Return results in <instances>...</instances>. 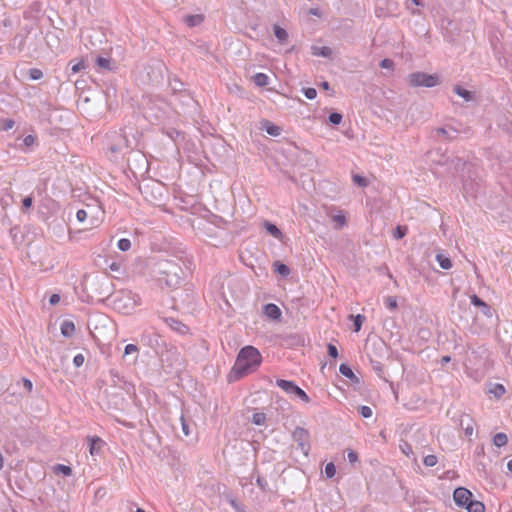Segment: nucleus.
I'll list each match as a JSON object with an SVG mask.
<instances>
[{
	"instance_id": "obj_32",
	"label": "nucleus",
	"mask_w": 512,
	"mask_h": 512,
	"mask_svg": "<svg viewBox=\"0 0 512 512\" xmlns=\"http://www.w3.org/2000/svg\"><path fill=\"white\" fill-rule=\"evenodd\" d=\"M53 472L57 475L62 474L63 476H71L73 470L70 466L64 464H56L53 467Z\"/></svg>"
},
{
	"instance_id": "obj_13",
	"label": "nucleus",
	"mask_w": 512,
	"mask_h": 512,
	"mask_svg": "<svg viewBox=\"0 0 512 512\" xmlns=\"http://www.w3.org/2000/svg\"><path fill=\"white\" fill-rule=\"evenodd\" d=\"M164 67L163 63L158 62L155 66H147V75L149 76V80L152 83H159L160 79H162L161 72Z\"/></svg>"
},
{
	"instance_id": "obj_40",
	"label": "nucleus",
	"mask_w": 512,
	"mask_h": 512,
	"mask_svg": "<svg viewBox=\"0 0 512 512\" xmlns=\"http://www.w3.org/2000/svg\"><path fill=\"white\" fill-rule=\"evenodd\" d=\"M408 227L405 225H397L393 231V237L395 239H402L407 235Z\"/></svg>"
},
{
	"instance_id": "obj_44",
	"label": "nucleus",
	"mask_w": 512,
	"mask_h": 512,
	"mask_svg": "<svg viewBox=\"0 0 512 512\" xmlns=\"http://www.w3.org/2000/svg\"><path fill=\"white\" fill-rule=\"evenodd\" d=\"M370 364L372 369L377 373L378 376L382 377V374L384 372V365L377 360H370Z\"/></svg>"
},
{
	"instance_id": "obj_30",
	"label": "nucleus",
	"mask_w": 512,
	"mask_h": 512,
	"mask_svg": "<svg viewBox=\"0 0 512 512\" xmlns=\"http://www.w3.org/2000/svg\"><path fill=\"white\" fill-rule=\"evenodd\" d=\"M436 261L438 262L439 266L442 269L448 270L452 267V261H451L450 257H448L442 253H438L436 255Z\"/></svg>"
},
{
	"instance_id": "obj_17",
	"label": "nucleus",
	"mask_w": 512,
	"mask_h": 512,
	"mask_svg": "<svg viewBox=\"0 0 512 512\" xmlns=\"http://www.w3.org/2000/svg\"><path fill=\"white\" fill-rule=\"evenodd\" d=\"M261 129L264 130L270 136H274V137L279 136L282 132L281 127L275 125L274 123H272L269 120H264L262 122Z\"/></svg>"
},
{
	"instance_id": "obj_4",
	"label": "nucleus",
	"mask_w": 512,
	"mask_h": 512,
	"mask_svg": "<svg viewBox=\"0 0 512 512\" xmlns=\"http://www.w3.org/2000/svg\"><path fill=\"white\" fill-rule=\"evenodd\" d=\"M407 81L411 87L432 88L441 83L437 74H428L425 72H413L408 75Z\"/></svg>"
},
{
	"instance_id": "obj_34",
	"label": "nucleus",
	"mask_w": 512,
	"mask_h": 512,
	"mask_svg": "<svg viewBox=\"0 0 512 512\" xmlns=\"http://www.w3.org/2000/svg\"><path fill=\"white\" fill-rule=\"evenodd\" d=\"M253 81L258 87H265L269 83V77L265 73H256L253 76Z\"/></svg>"
},
{
	"instance_id": "obj_42",
	"label": "nucleus",
	"mask_w": 512,
	"mask_h": 512,
	"mask_svg": "<svg viewBox=\"0 0 512 512\" xmlns=\"http://www.w3.org/2000/svg\"><path fill=\"white\" fill-rule=\"evenodd\" d=\"M203 20L201 15H189L186 17V23L190 27L197 26Z\"/></svg>"
},
{
	"instance_id": "obj_25",
	"label": "nucleus",
	"mask_w": 512,
	"mask_h": 512,
	"mask_svg": "<svg viewBox=\"0 0 512 512\" xmlns=\"http://www.w3.org/2000/svg\"><path fill=\"white\" fill-rule=\"evenodd\" d=\"M453 91L455 94L462 97L467 102L472 101L474 99L473 92L467 90L466 88H464L460 85H455L453 87Z\"/></svg>"
},
{
	"instance_id": "obj_45",
	"label": "nucleus",
	"mask_w": 512,
	"mask_h": 512,
	"mask_svg": "<svg viewBox=\"0 0 512 512\" xmlns=\"http://www.w3.org/2000/svg\"><path fill=\"white\" fill-rule=\"evenodd\" d=\"M343 116L339 112H331L328 116V120L332 125H339L342 122Z\"/></svg>"
},
{
	"instance_id": "obj_61",
	"label": "nucleus",
	"mask_w": 512,
	"mask_h": 512,
	"mask_svg": "<svg viewBox=\"0 0 512 512\" xmlns=\"http://www.w3.org/2000/svg\"><path fill=\"white\" fill-rule=\"evenodd\" d=\"M379 65L383 69H392L394 66V62L389 58H385L380 61Z\"/></svg>"
},
{
	"instance_id": "obj_39",
	"label": "nucleus",
	"mask_w": 512,
	"mask_h": 512,
	"mask_svg": "<svg viewBox=\"0 0 512 512\" xmlns=\"http://www.w3.org/2000/svg\"><path fill=\"white\" fill-rule=\"evenodd\" d=\"M109 375L114 386L122 387L121 383H123L124 385L126 384V382L123 380V377L120 376L118 371L111 369L109 371Z\"/></svg>"
},
{
	"instance_id": "obj_29",
	"label": "nucleus",
	"mask_w": 512,
	"mask_h": 512,
	"mask_svg": "<svg viewBox=\"0 0 512 512\" xmlns=\"http://www.w3.org/2000/svg\"><path fill=\"white\" fill-rule=\"evenodd\" d=\"M465 509L468 512H485V506L482 502L473 499L469 501Z\"/></svg>"
},
{
	"instance_id": "obj_6",
	"label": "nucleus",
	"mask_w": 512,
	"mask_h": 512,
	"mask_svg": "<svg viewBox=\"0 0 512 512\" xmlns=\"http://www.w3.org/2000/svg\"><path fill=\"white\" fill-rule=\"evenodd\" d=\"M163 187L159 182H153L152 184H144L140 187V192L144 198L154 205L159 204L163 200Z\"/></svg>"
},
{
	"instance_id": "obj_49",
	"label": "nucleus",
	"mask_w": 512,
	"mask_h": 512,
	"mask_svg": "<svg viewBox=\"0 0 512 512\" xmlns=\"http://www.w3.org/2000/svg\"><path fill=\"white\" fill-rule=\"evenodd\" d=\"M399 447L401 451L408 457L414 454L411 444L408 443L407 441H402Z\"/></svg>"
},
{
	"instance_id": "obj_21",
	"label": "nucleus",
	"mask_w": 512,
	"mask_h": 512,
	"mask_svg": "<svg viewBox=\"0 0 512 512\" xmlns=\"http://www.w3.org/2000/svg\"><path fill=\"white\" fill-rule=\"evenodd\" d=\"M311 53L314 56L330 58L332 56V49L328 46H311Z\"/></svg>"
},
{
	"instance_id": "obj_8",
	"label": "nucleus",
	"mask_w": 512,
	"mask_h": 512,
	"mask_svg": "<svg viewBox=\"0 0 512 512\" xmlns=\"http://www.w3.org/2000/svg\"><path fill=\"white\" fill-rule=\"evenodd\" d=\"M442 34L445 39L450 44H455L458 40L460 29L452 20H447L446 25L442 26Z\"/></svg>"
},
{
	"instance_id": "obj_62",
	"label": "nucleus",
	"mask_w": 512,
	"mask_h": 512,
	"mask_svg": "<svg viewBox=\"0 0 512 512\" xmlns=\"http://www.w3.org/2000/svg\"><path fill=\"white\" fill-rule=\"evenodd\" d=\"M84 356L82 354H77L76 356H74L73 358V364L75 367H81L84 363Z\"/></svg>"
},
{
	"instance_id": "obj_46",
	"label": "nucleus",
	"mask_w": 512,
	"mask_h": 512,
	"mask_svg": "<svg viewBox=\"0 0 512 512\" xmlns=\"http://www.w3.org/2000/svg\"><path fill=\"white\" fill-rule=\"evenodd\" d=\"M15 125V121L13 119H1L0 120V130L8 131L12 129Z\"/></svg>"
},
{
	"instance_id": "obj_31",
	"label": "nucleus",
	"mask_w": 512,
	"mask_h": 512,
	"mask_svg": "<svg viewBox=\"0 0 512 512\" xmlns=\"http://www.w3.org/2000/svg\"><path fill=\"white\" fill-rule=\"evenodd\" d=\"M264 228L270 235H272L275 238H280L282 236L281 230L277 227V225H275L272 222L265 221Z\"/></svg>"
},
{
	"instance_id": "obj_54",
	"label": "nucleus",
	"mask_w": 512,
	"mask_h": 512,
	"mask_svg": "<svg viewBox=\"0 0 512 512\" xmlns=\"http://www.w3.org/2000/svg\"><path fill=\"white\" fill-rule=\"evenodd\" d=\"M256 485L263 491V492H267L268 491V482L266 481V479L260 475H257V478H256Z\"/></svg>"
},
{
	"instance_id": "obj_47",
	"label": "nucleus",
	"mask_w": 512,
	"mask_h": 512,
	"mask_svg": "<svg viewBox=\"0 0 512 512\" xmlns=\"http://www.w3.org/2000/svg\"><path fill=\"white\" fill-rule=\"evenodd\" d=\"M117 247L123 252L128 251L131 248V241L127 238H121L117 242Z\"/></svg>"
},
{
	"instance_id": "obj_57",
	"label": "nucleus",
	"mask_w": 512,
	"mask_h": 512,
	"mask_svg": "<svg viewBox=\"0 0 512 512\" xmlns=\"http://www.w3.org/2000/svg\"><path fill=\"white\" fill-rule=\"evenodd\" d=\"M228 502L236 512H246L236 498L231 497Z\"/></svg>"
},
{
	"instance_id": "obj_20",
	"label": "nucleus",
	"mask_w": 512,
	"mask_h": 512,
	"mask_svg": "<svg viewBox=\"0 0 512 512\" xmlns=\"http://www.w3.org/2000/svg\"><path fill=\"white\" fill-rule=\"evenodd\" d=\"M458 133H459L458 130H456L453 127H448V128L439 127L436 129V134L438 136H443L449 141L454 140L457 137Z\"/></svg>"
},
{
	"instance_id": "obj_15",
	"label": "nucleus",
	"mask_w": 512,
	"mask_h": 512,
	"mask_svg": "<svg viewBox=\"0 0 512 512\" xmlns=\"http://www.w3.org/2000/svg\"><path fill=\"white\" fill-rule=\"evenodd\" d=\"M128 147H129L128 140L126 139V137L124 135L120 134L117 136V142L113 143L109 146V150L112 153H122L124 151V149H128Z\"/></svg>"
},
{
	"instance_id": "obj_3",
	"label": "nucleus",
	"mask_w": 512,
	"mask_h": 512,
	"mask_svg": "<svg viewBox=\"0 0 512 512\" xmlns=\"http://www.w3.org/2000/svg\"><path fill=\"white\" fill-rule=\"evenodd\" d=\"M140 302L138 294L125 289L116 292L111 301L114 310L122 314H131Z\"/></svg>"
},
{
	"instance_id": "obj_51",
	"label": "nucleus",
	"mask_w": 512,
	"mask_h": 512,
	"mask_svg": "<svg viewBox=\"0 0 512 512\" xmlns=\"http://www.w3.org/2000/svg\"><path fill=\"white\" fill-rule=\"evenodd\" d=\"M324 472L327 478H333L336 474V466L334 465V463L329 462L328 464H326Z\"/></svg>"
},
{
	"instance_id": "obj_27",
	"label": "nucleus",
	"mask_w": 512,
	"mask_h": 512,
	"mask_svg": "<svg viewBox=\"0 0 512 512\" xmlns=\"http://www.w3.org/2000/svg\"><path fill=\"white\" fill-rule=\"evenodd\" d=\"M273 33L281 44L288 40V32L278 24L273 25Z\"/></svg>"
},
{
	"instance_id": "obj_48",
	"label": "nucleus",
	"mask_w": 512,
	"mask_h": 512,
	"mask_svg": "<svg viewBox=\"0 0 512 512\" xmlns=\"http://www.w3.org/2000/svg\"><path fill=\"white\" fill-rule=\"evenodd\" d=\"M96 64L102 68V69H108L110 70L111 67H110V64H111V61L110 59H107V58H104L102 56H98L97 59H96Z\"/></svg>"
},
{
	"instance_id": "obj_26",
	"label": "nucleus",
	"mask_w": 512,
	"mask_h": 512,
	"mask_svg": "<svg viewBox=\"0 0 512 512\" xmlns=\"http://www.w3.org/2000/svg\"><path fill=\"white\" fill-rule=\"evenodd\" d=\"M460 426L465 431L467 436H471L473 434L472 419L469 417V415H463L461 417Z\"/></svg>"
},
{
	"instance_id": "obj_12",
	"label": "nucleus",
	"mask_w": 512,
	"mask_h": 512,
	"mask_svg": "<svg viewBox=\"0 0 512 512\" xmlns=\"http://www.w3.org/2000/svg\"><path fill=\"white\" fill-rule=\"evenodd\" d=\"M165 322L173 331L180 335H186L190 330L186 324L173 317L166 318Z\"/></svg>"
},
{
	"instance_id": "obj_23",
	"label": "nucleus",
	"mask_w": 512,
	"mask_h": 512,
	"mask_svg": "<svg viewBox=\"0 0 512 512\" xmlns=\"http://www.w3.org/2000/svg\"><path fill=\"white\" fill-rule=\"evenodd\" d=\"M61 334L66 337L70 338L75 333V324L73 321L70 320H64L60 327Z\"/></svg>"
},
{
	"instance_id": "obj_55",
	"label": "nucleus",
	"mask_w": 512,
	"mask_h": 512,
	"mask_svg": "<svg viewBox=\"0 0 512 512\" xmlns=\"http://www.w3.org/2000/svg\"><path fill=\"white\" fill-rule=\"evenodd\" d=\"M358 412L363 418H370L372 416V409L366 405L360 406Z\"/></svg>"
},
{
	"instance_id": "obj_1",
	"label": "nucleus",
	"mask_w": 512,
	"mask_h": 512,
	"mask_svg": "<svg viewBox=\"0 0 512 512\" xmlns=\"http://www.w3.org/2000/svg\"><path fill=\"white\" fill-rule=\"evenodd\" d=\"M262 362V355L251 345L244 346L238 352L234 366L229 374V381H238L253 373Z\"/></svg>"
},
{
	"instance_id": "obj_53",
	"label": "nucleus",
	"mask_w": 512,
	"mask_h": 512,
	"mask_svg": "<svg viewBox=\"0 0 512 512\" xmlns=\"http://www.w3.org/2000/svg\"><path fill=\"white\" fill-rule=\"evenodd\" d=\"M437 462H438L437 456L432 455V454L425 456L423 459V463L427 467H433L437 464Z\"/></svg>"
},
{
	"instance_id": "obj_58",
	"label": "nucleus",
	"mask_w": 512,
	"mask_h": 512,
	"mask_svg": "<svg viewBox=\"0 0 512 512\" xmlns=\"http://www.w3.org/2000/svg\"><path fill=\"white\" fill-rule=\"evenodd\" d=\"M33 204V197L32 196H26L22 200V211L26 212L28 209L32 207Z\"/></svg>"
},
{
	"instance_id": "obj_28",
	"label": "nucleus",
	"mask_w": 512,
	"mask_h": 512,
	"mask_svg": "<svg viewBox=\"0 0 512 512\" xmlns=\"http://www.w3.org/2000/svg\"><path fill=\"white\" fill-rule=\"evenodd\" d=\"M273 270L282 277H287L291 272L290 268L281 261H275L273 263Z\"/></svg>"
},
{
	"instance_id": "obj_10",
	"label": "nucleus",
	"mask_w": 512,
	"mask_h": 512,
	"mask_svg": "<svg viewBox=\"0 0 512 512\" xmlns=\"http://www.w3.org/2000/svg\"><path fill=\"white\" fill-rule=\"evenodd\" d=\"M470 302L473 306L478 307L481 313L487 318H492L494 316L495 310L476 294L470 296Z\"/></svg>"
},
{
	"instance_id": "obj_59",
	"label": "nucleus",
	"mask_w": 512,
	"mask_h": 512,
	"mask_svg": "<svg viewBox=\"0 0 512 512\" xmlns=\"http://www.w3.org/2000/svg\"><path fill=\"white\" fill-rule=\"evenodd\" d=\"M327 354L331 357V358H337L339 356V353H338V349L335 345L329 343L327 345Z\"/></svg>"
},
{
	"instance_id": "obj_60",
	"label": "nucleus",
	"mask_w": 512,
	"mask_h": 512,
	"mask_svg": "<svg viewBox=\"0 0 512 512\" xmlns=\"http://www.w3.org/2000/svg\"><path fill=\"white\" fill-rule=\"evenodd\" d=\"M84 68H85V62L83 60H81L71 66V72L73 74H76V73L80 72L81 70H83Z\"/></svg>"
},
{
	"instance_id": "obj_16",
	"label": "nucleus",
	"mask_w": 512,
	"mask_h": 512,
	"mask_svg": "<svg viewBox=\"0 0 512 512\" xmlns=\"http://www.w3.org/2000/svg\"><path fill=\"white\" fill-rule=\"evenodd\" d=\"M170 357H171V361L169 363L170 367H173L175 363H178L180 365V363H179L180 355L175 347L168 349L166 351V354L165 355L163 354L161 356V361L168 362L170 360Z\"/></svg>"
},
{
	"instance_id": "obj_64",
	"label": "nucleus",
	"mask_w": 512,
	"mask_h": 512,
	"mask_svg": "<svg viewBox=\"0 0 512 512\" xmlns=\"http://www.w3.org/2000/svg\"><path fill=\"white\" fill-rule=\"evenodd\" d=\"M36 141V137L33 135H27L23 139V144L27 147L32 146Z\"/></svg>"
},
{
	"instance_id": "obj_38",
	"label": "nucleus",
	"mask_w": 512,
	"mask_h": 512,
	"mask_svg": "<svg viewBox=\"0 0 512 512\" xmlns=\"http://www.w3.org/2000/svg\"><path fill=\"white\" fill-rule=\"evenodd\" d=\"M292 396L299 398L301 401L305 403H309L311 400L307 393L298 385H296L295 389L293 390Z\"/></svg>"
},
{
	"instance_id": "obj_18",
	"label": "nucleus",
	"mask_w": 512,
	"mask_h": 512,
	"mask_svg": "<svg viewBox=\"0 0 512 512\" xmlns=\"http://www.w3.org/2000/svg\"><path fill=\"white\" fill-rule=\"evenodd\" d=\"M339 372L344 377L351 380V382H353L354 384H360V379L355 375V373L353 372V370L351 369V367L348 364H345V363L340 364Z\"/></svg>"
},
{
	"instance_id": "obj_33",
	"label": "nucleus",
	"mask_w": 512,
	"mask_h": 512,
	"mask_svg": "<svg viewBox=\"0 0 512 512\" xmlns=\"http://www.w3.org/2000/svg\"><path fill=\"white\" fill-rule=\"evenodd\" d=\"M285 342L287 345L301 346L304 344V338L298 334H292L285 338Z\"/></svg>"
},
{
	"instance_id": "obj_36",
	"label": "nucleus",
	"mask_w": 512,
	"mask_h": 512,
	"mask_svg": "<svg viewBox=\"0 0 512 512\" xmlns=\"http://www.w3.org/2000/svg\"><path fill=\"white\" fill-rule=\"evenodd\" d=\"M350 318L353 321V331L359 332L361 330L362 324L365 321V316L362 314L350 315Z\"/></svg>"
},
{
	"instance_id": "obj_11",
	"label": "nucleus",
	"mask_w": 512,
	"mask_h": 512,
	"mask_svg": "<svg viewBox=\"0 0 512 512\" xmlns=\"http://www.w3.org/2000/svg\"><path fill=\"white\" fill-rule=\"evenodd\" d=\"M262 312L267 318L273 321L280 320L282 316L280 308L274 303L265 304L263 306Z\"/></svg>"
},
{
	"instance_id": "obj_63",
	"label": "nucleus",
	"mask_w": 512,
	"mask_h": 512,
	"mask_svg": "<svg viewBox=\"0 0 512 512\" xmlns=\"http://www.w3.org/2000/svg\"><path fill=\"white\" fill-rule=\"evenodd\" d=\"M167 135L174 141H176V139L180 136H182V132L172 128L170 130L167 131Z\"/></svg>"
},
{
	"instance_id": "obj_19",
	"label": "nucleus",
	"mask_w": 512,
	"mask_h": 512,
	"mask_svg": "<svg viewBox=\"0 0 512 512\" xmlns=\"http://www.w3.org/2000/svg\"><path fill=\"white\" fill-rule=\"evenodd\" d=\"M328 214L333 222H335V229L340 230L347 225V218L342 210H338L336 214H332L331 212Z\"/></svg>"
},
{
	"instance_id": "obj_50",
	"label": "nucleus",
	"mask_w": 512,
	"mask_h": 512,
	"mask_svg": "<svg viewBox=\"0 0 512 512\" xmlns=\"http://www.w3.org/2000/svg\"><path fill=\"white\" fill-rule=\"evenodd\" d=\"M28 76L31 80H39L43 77V72L38 68H31L28 71Z\"/></svg>"
},
{
	"instance_id": "obj_22",
	"label": "nucleus",
	"mask_w": 512,
	"mask_h": 512,
	"mask_svg": "<svg viewBox=\"0 0 512 512\" xmlns=\"http://www.w3.org/2000/svg\"><path fill=\"white\" fill-rule=\"evenodd\" d=\"M276 385L281 388L284 392H286L288 395L292 396L293 390L296 387V383L291 380H285V379H277Z\"/></svg>"
},
{
	"instance_id": "obj_2",
	"label": "nucleus",
	"mask_w": 512,
	"mask_h": 512,
	"mask_svg": "<svg viewBox=\"0 0 512 512\" xmlns=\"http://www.w3.org/2000/svg\"><path fill=\"white\" fill-rule=\"evenodd\" d=\"M155 272L158 275V281L170 288L177 287L184 276V271L180 264L169 259L158 261Z\"/></svg>"
},
{
	"instance_id": "obj_9",
	"label": "nucleus",
	"mask_w": 512,
	"mask_h": 512,
	"mask_svg": "<svg viewBox=\"0 0 512 512\" xmlns=\"http://www.w3.org/2000/svg\"><path fill=\"white\" fill-rule=\"evenodd\" d=\"M453 499L458 507L465 508L468 502L474 499V496L469 489L460 486L454 490Z\"/></svg>"
},
{
	"instance_id": "obj_35",
	"label": "nucleus",
	"mask_w": 512,
	"mask_h": 512,
	"mask_svg": "<svg viewBox=\"0 0 512 512\" xmlns=\"http://www.w3.org/2000/svg\"><path fill=\"white\" fill-rule=\"evenodd\" d=\"M507 442H508V437L503 432L496 433L493 437V444L496 447H499V448L503 447L507 444Z\"/></svg>"
},
{
	"instance_id": "obj_56",
	"label": "nucleus",
	"mask_w": 512,
	"mask_h": 512,
	"mask_svg": "<svg viewBox=\"0 0 512 512\" xmlns=\"http://www.w3.org/2000/svg\"><path fill=\"white\" fill-rule=\"evenodd\" d=\"M302 92H303L304 96L309 100H312V99L316 98V96H317L316 89L312 88V87L303 88Z\"/></svg>"
},
{
	"instance_id": "obj_5",
	"label": "nucleus",
	"mask_w": 512,
	"mask_h": 512,
	"mask_svg": "<svg viewBox=\"0 0 512 512\" xmlns=\"http://www.w3.org/2000/svg\"><path fill=\"white\" fill-rule=\"evenodd\" d=\"M113 284L108 276L96 277L92 282V291L98 301L103 302L106 299L113 298Z\"/></svg>"
},
{
	"instance_id": "obj_41",
	"label": "nucleus",
	"mask_w": 512,
	"mask_h": 512,
	"mask_svg": "<svg viewBox=\"0 0 512 512\" xmlns=\"http://www.w3.org/2000/svg\"><path fill=\"white\" fill-rule=\"evenodd\" d=\"M266 421V415L262 412H256L252 415L251 422L257 426L263 425Z\"/></svg>"
},
{
	"instance_id": "obj_37",
	"label": "nucleus",
	"mask_w": 512,
	"mask_h": 512,
	"mask_svg": "<svg viewBox=\"0 0 512 512\" xmlns=\"http://www.w3.org/2000/svg\"><path fill=\"white\" fill-rule=\"evenodd\" d=\"M489 393L493 394L496 398H500L505 393V387L499 383L491 384Z\"/></svg>"
},
{
	"instance_id": "obj_24",
	"label": "nucleus",
	"mask_w": 512,
	"mask_h": 512,
	"mask_svg": "<svg viewBox=\"0 0 512 512\" xmlns=\"http://www.w3.org/2000/svg\"><path fill=\"white\" fill-rule=\"evenodd\" d=\"M169 85H170V88H171V90H172V92L174 94L185 93L188 96L190 95L189 91H187L184 88V83L180 79H178L177 77H174L173 79H171L170 82H169Z\"/></svg>"
},
{
	"instance_id": "obj_14",
	"label": "nucleus",
	"mask_w": 512,
	"mask_h": 512,
	"mask_svg": "<svg viewBox=\"0 0 512 512\" xmlns=\"http://www.w3.org/2000/svg\"><path fill=\"white\" fill-rule=\"evenodd\" d=\"M87 442L90 454L92 456L98 455L101 452L102 447L104 446V441L98 436H88Z\"/></svg>"
},
{
	"instance_id": "obj_43",
	"label": "nucleus",
	"mask_w": 512,
	"mask_h": 512,
	"mask_svg": "<svg viewBox=\"0 0 512 512\" xmlns=\"http://www.w3.org/2000/svg\"><path fill=\"white\" fill-rule=\"evenodd\" d=\"M352 179H353L354 184L357 185L358 187H366V186H368L367 178L362 176V175L354 174Z\"/></svg>"
},
{
	"instance_id": "obj_7",
	"label": "nucleus",
	"mask_w": 512,
	"mask_h": 512,
	"mask_svg": "<svg viewBox=\"0 0 512 512\" xmlns=\"http://www.w3.org/2000/svg\"><path fill=\"white\" fill-rule=\"evenodd\" d=\"M293 440L298 444V447L305 456H308L310 451V433L307 429L297 426L292 433Z\"/></svg>"
},
{
	"instance_id": "obj_52",
	"label": "nucleus",
	"mask_w": 512,
	"mask_h": 512,
	"mask_svg": "<svg viewBox=\"0 0 512 512\" xmlns=\"http://www.w3.org/2000/svg\"><path fill=\"white\" fill-rule=\"evenodd\" d=\"M385 305L389 310H395L398 306L396 297L387 296L385 298Z\"/></svg>"
}]
</instances>
